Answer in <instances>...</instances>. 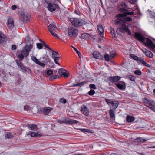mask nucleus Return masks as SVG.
Wrapping results in <instances>:
<instances>
[{
  "label": "nucleus",
  "instance_id": "obj_1",
  "mask_svg": "<svg viewBox=\"0 0 155 155\" xmlns=\"http://www.w3.org/2000/svg\"><path fill=\"white\" fill-rule=\"evenodd\" d=\"M122 14H119L116 16L117 19L115 21L114 24L116 25L119 24L121 25V28L129 35H131V32L129 30L128 27L126 25V22H129L132 20V19L130 17H125Z\"/></svg>",
  "mask_w": 155,
  "mask_h": 155
},
{
  "label": "nucleus",
  "instance_id": "obj_2",
  "mask_svg": "<svg viewBox=\"0 0 155 155\" xmlns=\"http://www.w3.org/2000/svg\"><path fill=\"white\" fill-rule=\"evenodd\" d=\"M134 36L139 40L140 41L149 47L150 49L155 51V45L150 39L144 37L141 34L138 33H135Z\"/></svg>",
  "mask_w": 155,
  "mask_h": 155
},
{
  "label": "nucleus",
  "instance_id": "obj_3",
  "mask_svg": "<svg viewBox=\"0 0 155 155\" xmlns=\"http://www.w3.org/2000/svg\"><path fill=\"white\" fill-rule=\"evenodd\" d=\"M33 44V41L31 39H29L26 43V45L21 51V53L25 57H27L32 48Z\"/></svg>",
  "mask_w": 155,
  "mask_h": 155
},
{
  "label": "nucleus",
  "instance_id": "obj_4",
  "mask_svg": "<svg viewBox=\"0 0 155 155\" xmlns=\"http://www.w3.org/2000/svg\"><path fill=\"white\" fill-rule=\"evenodd\" d=\"M127 6L125 3L124 2H122L120 3V8L118 9V10L120 12H123V15L124 16H126L127 15H134V12H130L126 9Z\"/></svg>",
  "mask_w": 155,
  "mask_h": 155
},
{
  "label": "nucleus",
  "instance_id": "obj_5",
  "mask_svg": "<svg viewBox=\"0 0 155 155\" xmlns=\"http://www.w3.org/2000/svg\"><path fill=\"white\" fill-rule=\"evenodd\" d=\"M71 22L73 26L77 27L82 26L86 24L85 21L77 18L72 19L71 20Z\"/></svg>",
  "mask_w": 155,
  "mask_h": 155
},
{
  "label": "nucleus",
  "instance_id": "obj_6",
  "mask_svg": "<svg viewBox=\"0 0 155 155\" xmlns=\"http://www.w3.org/2000/svg\"><path fill=\"white\" fill-rule=\"evenodd\" d=\"M45 2L47 5L48 9L50 12L54 11L58 8V5L52 3L51 0H45Z\"/></svg>",
  "mask_w": 155,
  "mask_h": 155
},
{
  "label": "nucleus",
  "instance_id": "obj_7",
  "mask_svg": "<svg viewBox=\"0 0 155 155\" xmlns=\"http://www.w3.org/2000/svg\"><path fill=\"white\" fill-rule=\"evenodd\" d=\"M144 101L145 106L155 112V103L154 102L147 98L144 99Z\"/></svg>",
  "mask_w": 155,
  "mask_h": 155
},
{
  "label": "nucleus",
  "instance_id": "obj_8",
  "mask_svg": "<svg viewBox=\"0 0 155 155\" xmlns=\"http://www.w3.org/2000/svg\"><path fill=\"white\" fill-rule=\"evenodd\" d=\"M68 34L71 37H76L78 34V29L73 27H70L68 28Z\"/></svg>",
  "mask_w": 155,
  "mask_h": 155
},
{
  "label": "nucleus",
  "instance_id": "obj_9",
  "mask_svg": "<svg viewBox=\"0 0 155 155\" xmlns=\"http://www.w3.org/2000/svg\"><path fill=\"white\" fill-rule=\"evenodd\" d=\"M20 17L23 21H25L26 23L28 22L30 18V15L27 13H25L24 12H21L20 14Z\"/></svg>",
  "mask_w": 155,
  "mask_h": 155
},
{
  "label": "nucleus",
  "instance_id": "obj_10",
  "mask_svg": "<svg viewBox=\"0 0 155 155\" xmlns=\"http://www.w3.org/2000/svg\"><path fill=\"white\" fill-rule=\"evenodd\" d=\"M117 87L120 90H124L126 88V84L123 81H119L117 83L115 84Z\"/></svg>",
  "mask_w": 155,
  "mask_h": 155
},
{
  "label": "nucleus",
  "instance_id": "obj_11",
  "mask_svg": "<svg viewBox=\"0 0 155 155\" xmlns=\"http://www.w3.org/2000/svg\"><path fill=\"white\" fill-rule=\"evenodd\" d=\"M63 123L68 124H76L79 123V121L75 120L69 119H62Z\"/></svg>",
  "mask_w": 155,
  "mask_h": 155
},
{
  "label": "nucleus",
  "instance_id": "obj_12",
  "mask_svg": "<svg viewBox=\"0 0 155 155\" xmlns=\"http://www.w3.org/2000/svg\"><path fill=\"white\" fill-rule=\"evenodd\" d=\"M7 41V38L5 35L2 32L0 31V44H5Z\"/></svg>",
  "mask_w": 155,
  "mask_h": 155
},
{
  "label": "nucleus",
  "instance_id": "obj_13",
  "mask_svg": "<svg viewBox=\"0 0 155 155\" xmlns=\"http://www.w3.org/2000/svg\"><path fill=\"white\" fill-rule=\"evenodd\" d=\"M16 62L18 68L21 70L23 72H26L27 70L26 68L22 64V63L18 60L16 61Z\"/></svg>",
  "mask_w": 155,
  "mask_h": 155
},
{
  "label": "nucleus",
  "instance_id": "obj_14",
  "mask_svg": "<svg viewBox=\"0 0 155 155\" xmlns=\"http://www.w3.org/2000/svg\"><path fill=\"white\" fill-rule=\"evenodd\" d=\"M81 111L83 114L86 116H88L89 111L87 107L86 106L84 105L81 107Z\"/></svg>",
  "mask_w": 155,
  "mask_h": 155
},
{
  "label": "nucleus",
  "instance_id": "obj_15",
  "mask_svg": "<svg viewBox=\"0 0 155 155\" xmlns=\"http://www.w3.org/2000/svg\"><path fill=\"white\" fill-rule=\"evenodd\" d=\"M121 77L118 76L109 77L108 78V80L111 82H116L119 80Z\"/></svg>",
  "mask_w": 155,
  "mask_h": 155
},
{
  "label": "nucleus",
  "instance_id": "obj_16",
  "mask_svg": "<svg viewBox=\"0 0 155 155\" xmlns=\"http://www.w3.org/2000/svg\"><path fill=\"white\" fill-rule=\"evenodd\" d=\"M48 29L49 32H57V28L56 25L53 24H50L48 26Z\"/></svg>",
  "mask_w": 155,
  "mask_h": 155
},
{
  "label": "nucleus",
  "instance_id": "obj_17",
  "mask_svg": "<svg viewBox=\"0 0 155 155\" xmlns=\"http://www.w3.org/2000/svg\"><path fill=\"white\" fill-rule=\"evenodd\" d=\"M118 104L119 102L118 101H113L110 106V109L115 110L117 108Z\"/></svg>",
  "mask_w": 155,
  "mask_h": 155
},
{
  "label": "nucleus",
  "instance_id": "obj_18",
  "mask_svg": "<svg viewBox=\"0 0 155 155\" xmlns=\"http://www.w3.org/2000/svg\"><path fill=\"white\" fill-rule=\"evenodd\" d=\"M8 27L10 29H12L14 27V21L12 18H9L8 20Z\"/></svg>",
  "mask_w": 155,
  "mask_h": 155
},
{
  "label": "nucleus",
  "instance_id": "obj_19",
  "mask_svg": "<svg viewBox=\"0 0 155 155\" xmlns=\"http://www.w3.org/2000/svg\"><path fill=\"white\" fill-rule=\"evenodd\" d=\"M28 135H30L31 137H41L42 135V134L40 132H35L30 131L28 133Z\"/></svg>",
  "mask_w": 155,
  "mask_h": 155
},
{
  "label": "nucleus",
  "instance_id": "obj_20",
  "mask_svg": "<svg viewBox=\"0 0 155 155\" xmlns=\"http://www.w3.org/2000/svg\"><path fill=\"white\" fill-rule=\"evenodd\" d=\"M142 51L144 54L147 57L150 58H152L153 57V53L146 49H143L142 50Z\"/></svg>",
  "mask_w": 155,
  "mask_h": 155
},
{
  "label": "nucleus",
  "instance_id": "obj_21",
  "mask_svg": "<svg viewBox=\"0 0 155 155\" xmlns=\"http://www.w3.org/2000/svg\"><path fill=\"white\" fill-rule=\"evenodd\" d=\"M97 29L101 37H103L104 34V29L103 26L101 25L97 26Z\"/></svg>",
  "mask_w": 155,
  "mask_h": 155
},
{
  "label": "nucleus",
  "instance_id": "obj_22",
  "mask_svg": "<svg viewBox=\"0 0 155 155\" xmlns=\"http://www.w3.org/2000/svg\"><path fill=\"white\" fill-rule=\"evenodd\" d=\"M30 130H35L37 128V126L35 124H27L26 125Z\"/></svg>",
  "mask_w": 155,
  "mask_h": 155
},
{
  "label": "nucleus",
  "instance_id": "obj_23",
  "mask_svg": "<svg viewBox=\"0 0 155 155\" xmlns=\"http://www.w3.org/2000/svg\"><path fill=\"white\" fill-rule=\"evenodd\" d=\"M93 55L95 58L97 59H101V54L98 52L95 51L93 53Z\"/></svg>",
  "mask_w": 155,
  "mask_h": 155
},
{
  "label": "nucleus",
  "instance_id": "obj_24",
  "mask_svg": "<svg viewBox=\"0 0 155 155\" xmlns=\"http://www.w3.org/2000/svg\"><path fill=\"white\" fill-rule=\"evenodd\" d=\"M51 110V109L49 107H46L43 109V113L45 115H47L48 114Z\"/></svg>",
  "mask_w": 155,
  "mask_h": 155
},
{
  "label": "nucleus",
  "instance_id": "obj_25",
  "mask_svg": "<svg viewBox=\"0 0 155 155\" xmlns=\"http://www.w3.org/2000/svg\"><path fill=\"white\" fill-rule=\"evenodd\" d=\"M135 118L133 116H127L126 117V120L128 122H130L133 121Z\"/></svg>",
  "mask_w": 155,
  "mask_h": 155
},
{
  "label": "nucleus",
  "instance_id": "obj_26",
  "mask_svg": "<svg viewBox=\"0 0 155 155\" xmlns=\"http://www.w3.org/2000/svg\"><path fill=\"white\" fill-rule=\"evenodd\" d=\"M82 38L84 39H86L91 37L90 35L87 33H84L82 34L81 35Z\"/></svg>",
  "mask_w": 155,
  "mask_h": 155
},
{
  "label": "nucleus",
  "instance_id": "obj_27",
  "mask_svg": "<svg viewBox=\"0 0 155 155\" xmlns=\"http://www.w3.org/2000/svg\"><path fill=\"white\" fill-rule=\"evenodd\" d=\"M148 140H145L142 138L141 137H138L135 139V141L138 140V142L143 143H144Z\"/></svg>",
  "mask_w": 155,
  "mask_h": 155
},
{
  "label": "nucleus",
  "instance_id": "obj_28",
  "mask_svg": "<svg viewBox=\"0 0 155 155\" xmlns=\"http://www.w3.org/2000/svg\"><path fill=\"white\" fill-rule=\"evenodd\" d=\"M109 114L111 118H113L115 117V112L113 110L110 109L109 110Z\"/></svg>",
  "mask_w": 155,
  "mask_h": 155
},
{
  "label": "nucleus",
  "instance_id": "obj_29",
  "mask_svg": "<svg viewBox=\"0 0 155 155\" xmlns=\"http://www.w3.org/2000/svg\"><path fill=\"white\" fill-rule=\"evenodd\" d=\"M86 81L82 82L79 83H78L77 84H74L73 85V86L76 87L78 86H82L84 85L85 84H86Z\"/></svg>",
  "mask_w": 155,
  "mask_h": 155
},
{
  "label": "nucleus",
  "instance_id": "obj_30",
  "mask_svg": "<svg viewBox=\"0 0 155 155\" xmlns=\"http://www.w3.org/2000/svg\"><path fill=\"white\" fill-rule=\"evenodd\" d=\"M65 71H66L65 69L63 68H60L58 71V73L60 75L62 76Z\"/></svg>",
  "mask_w": 155,
  "mask_h": 155
},
{
  "label": "nucleus",
  "instance_id": "obj_31",
  "mask_svg": "<svg viewBox=\"0 0 155 155\" xmlns=\"http://www.w3.org/2000/svg\"><path fill=\"white\" fill-rule=\"evenodd\" d=\"M130 56L133 59H134L135 60H137L138 61L139 59L140 58L137 57L135 55L133 54H130Z\"/></svg>",
  "mask_w": 155,
  "mask_h": 155
},
{
  "label": "nucleus",
  "instance_id": "obj_32",
  "mask_svg": "<svg viewBox=\"0 0 155 155\" xmlns=\"http://www.w3.org/2000/svg\"><path fill=\"white\" fill-rule=\"evenodd\" d=\"M13 137V135L10 133H8L5 134V137L8 139L11 138Z\"/></svg>",
  "mask_w": 155,
  "mask_h": 155
},
{
  "label": "nucleus",
  "instance_id": "obj_33",
  "mask_svg": "<svg viewBox=\"0 0 155 155\" xmlns=\"http://www.w3.org/2000/svg\"><path fill=\"white\" fill-rule=\"evenodd\" d=\"M72 47L74 49L75 51L78 54V56L79 58H81V54L80 51H79L78 49L73 46H72Z\"/></svg>",
  "mask_w": 155,
  "mask_h": 155
},
{
  "label": "nucleus",
  "instance_id": "obj_34",
  "mask_svg": "<svg viewBox=\"0 0 155 155\" xmlns=\"http://www.w3.org/2000/svg\"><path fill=\"white\" fill-rule=\"evenodd\" d=\"M118 25H120V28L119 29H117L116 31V32L118 34H119V32H121V31H122V32L123 31H125L121 28V25L120 24H119Z\"/></svg>",
  "mask_w": 155,
  "mask_h": 155
},
{
  "label": "nucleus",
  "instance_id": "obj_35",
  "mask_svg": "<svg viewBox=\"0 0 155 155\" xmlns=\"http://www.w3.org/2000/svg\"><path fill=\"white\" fill-rule=\"evenodd\" d=\"M60 57H58L54 58V61L55 63L57 64L58 65H60V64L58 63V61L59 60Z\"/></svg>",
  "mask_w": 155,
  "mask_h": 155
},
{
  "label": "nucleus",
  "instance_id": "obj_36",
  "mask_svg": "<svg viewBox=\"0 0 155 155\" xmlns=\"http://www.w3.org/2000/svg\"><path fill=\"white\" fill-rule=\"evenodd\" d=\"M31 59L32 60L37 64L38 63L39 61L34 56L31 57Z\"/></svg>",
  "mask_w": 155,
  "mask_h": 155
},
{
  "label": "nucleus",
  "instance_id": "obj_37",
  "mask_svg": "<svg viewBox=\"0 0 155 155\" xmlns=\"http://www.w3.org/2000/svg\"><path fill=\"white\" fill-rule=\"evenodd\" d=\"M37 47L39 49H40L42 48V44L40 43H37L36 44Z\"/></svg>",
  "mask_w": 155,
  "mask_h": 155
},
{
  "label": "nucleus",
  "instance_id": "obj_38",
  "mask_svg": "<svg viewBox=\"0 0 155 155\" xmlns=\"http://www.w3.org/2000/svg\"><path fill=\"white\" fill-rule=\"evenodd\" d=\"M53 74V71L51 70H49L47 71V74L48 75L51 76Z\"/></svg>",
  "mask_w": 155,
  "mask_h": 155
},
{
  "label": "nucleus",
  "instance_id": "obj_39",
  "mask_svg": "<svg viewBox=\"0 0 155 155\" xmlns=\"http://www.w3.org/2000/svg\"><path fill=\"white\" fill-rule=\"evenodd\" d=\"M116 55V53L114 51H112L110 52V56L111 58H114Z\"/></svg>",
  "mask_w": 155,
  "mask_h": 155
},
{
  "label": "nucleus",
  "instance_id": "obj_40",
  "mask_svg": "<svg viewBox=\"0 0 155 155\" xmlns=\"http://www.w3.org/2000/svg\"><path fill=\"white\" fill-rule=\"evenodd\" d=\"M42 45L45 47L47 48L49 50H52V49H51V48H50L49 46L48 45H46V44L45 43V42H43V44Z\"/></svg>",
  "mask_w": 155,
  "mask_h": 155
},
{
  "label": "nucleus",
  "instance_id": "obj_41",
  "mask_svg": "<svg viewBox=\"0 0 155 155\" xmlns=\"http://www.w3.org/2000/svg\"><path fill=\"white\" fill-rule=\"evenodd\" d=\"M104 58L105 60L107 61H109L110 60V57L109 54H105L104 55Z\"/></svg>",
  "mask_w": 155,
  "mask_h": 155
},
{
  "label": "nucleus",
  "instance_id": "obj_42",
  "mask_svg": "<svg viewBox=\"0 0 155 155\" xmlns=\"http://www.w3.org/2000/svg\"><path fill=\"white\" fill-rule=\"evenodd\" d=\"M51 34L54 37L56 38H58V36L55 33V32L54 31H51L50 32Z\"/></svg>",
  "mask_w": 155,
  "mask_h": 155
},
{
  "label": "nucleus",
  "instance_id": "obj_43",
  "mask_svg": "<svg viewBox=\"0 0 155 155\" xmlns=\"http://www.w3.org/2000/svg\"><path fill=\"white\" fill-rule=\"evenodd\" d=\"M113 101H111L108 99H106V101L108 105L110 106V104L113 102Z\"/></svg>",
  "mask_w": 155,
  "mask_h": 155
},
{
  "label": "nucleus",
  "instance_id": "obj_44",
  "mask_svg": "<svg viewBox=\"0 0 155 155\" xmlns=\"http://www.w3.org/2000/svg\"><path fill=\"white\" fill-rule=\"evenodd\" d=\"M25 56L22 54L21 53V54L20 55H19L18 56V58L20 59V60L22 61V59H24V57Z\"/></svg>",
  "mask_w": 155,
  "mask_h": 155
},
{
  "label": "nucleus",
  "instance_id": "obj_45",
  "mask_svg": "<svg viewBox=\"0 0 155 155\" xmlns=\"http://www.w3.org/2000/svg\"><path fill=\"white\" fill-rule=\"evenodd\" d=\"M134 73L137 75H140L141 74V71L139 70H137L134 72Z\"/></svg>",
  "mask_w": 155,
  "mask_h": 155
},
{
  "label": "nucleus",
  "instance_id": "obj_46",
  "mask_svg": "<svg viewBox=\"0 0 155 155\" xmlns=\"http://www.w3.org/2000/svg\"><path fill=\"white\" fill-rule=\"evenodd\" d=\"M95 93V91L93 90H91L88 92V94L90 95H93Z\"/></svg>",
  "mask_w": 155,
  "mask_h": 155
},
{
  "label": "nucleus",
  "instance_id": "obj_47",
  "mask_svg": "<svg viewBox=\"0 0 155 155\" xmlns=\"http://www.w3.org/2000/svg\"><path fill=\"white\" fill-rule=\"evenodd\" d=\"M24 109L25 110L28 111L30 109V107L28 105H25L24 106Z\"/></svg>",
  "mask_w": 155,
  "mask_h": 155
},
{
  "label": "nucleus",
  "instance_id": "obj_48",
  "mask_svg": "<svg viewBox=\"0 0 155 155\" xmlns=\"http://www.w3.org/2000/svg\"><path fill=\"white\" fill-rule=\"evenodd\" d=\"M37 64L39 65L43 68H44L45 66V64L39 61Z\"/></svg>",
  "mask_w": 155,
  "mask_h": 155
},
{
  "label": "nucleus",
  "instance_id": "obj_49",
  "mask_svg": "<svg viewBox=\"0 0 155 155\" xmlns=\"http://www.w3.org/2000/svg\"><path fill=\"white\" fill-rule=\"evenodd\" d=\"M60 102H61L63 103H65L66 102V100L64 99V98H61L59 100Z\"/></svg>",
  "mask_w": 155,
  "mask_h": 155
},
{
  "label": "nucleus",
  "instance_id": "obj_50",
  "mask_svg": "<svg viewBox=\"0 0 155 155\" xmlns=\"http://www.w3.org/2000/svg\"><path fill=\"white\" fill-rule=\"evenodd\" d=\"M138 61L141 62L143 64L145 62V61L143 59L141 58H140L139 59Z\"/></svg>",
  "mask_w": 155,
  "mask_h": 155
},
{
  "label": "nucleus",
  "instance_id": "obj_51",
  "mask_svg": "<svg viewBox=\"0 0 155 155\" xmlns=\"http://www.w3.org/2000/svg\"><path fill=\"white\" fill-rule=\"evenodd\" d=\"M129 79L132 81H134L135 80L134 78L132 75H130L128 77Z\"/></svg>",
  "mask_w": 155,
  "mask_h": 155
},
{
  "label": "nucleus",
  "instance_id": "obj_52",
  "mask_svg": "<svg viewBox=\"0 0 155 155\" xmlns=\"http://www.w3.org/2000/svg\"><path fill=\"white\" fill-rule=\"evenodd\" d=\"M90 87L91 88L94 89H97L95 85L93 84H91L90 85Z\"/></svg>",
  "mask_w": 155,
  "mask_h": 155
},
{
  "label": "nucleus",
  "instance_id": "obj_53",
  "mask_svg": "<svg viewBox=\"0 0 155 155\" xmlns=\"http://www.w3.org/2000/svg\"><path fill=\"white\" fill-rule=\"evenodd\" d=\"M80 130L83 131H84L86 132H89V130L88 129H80Z\"/></svg>",
  "mask_w": 155,
  "mask_h": 155
},
{
  "label": "nucleus",
  "instance_id": "obj_54",
  "mask_svg": "<svg viewBox=\"0 0 155 155\" xmlns=\"http://www.w3.org/2000/svg\"><path fill=\"white\" fill-rule=\"evenodd\" d=\"M57 57V55L55 54V53L53 52L52 54V58L54 59V58Z\"/></svg>",
  "mask_w": 155,
  "mask_h": 155
},
{
  "label": "nucleus",
  "instance_id": "obj_55",
  "mask_svg": "<svg viewBox=\"0 0 155 155\" xmlns=\"http://www.w3.org/2000/svg\"><path fill=\"white\" fill-rule=\"evenodd\" d=\"M56 121L57 123H59L61 124L63 123V122L62 119L61 120L58 119L56 120Z\"/></svg>",
  "mask_w": 155,
  "mask_h": 155
},
{
  "label": "nucleus",
  "instance_id": "obj_56",
  "mask_svg": "<svg viewBox=\"0 0 155 155\" xmlns=\"http://www.w3.org/2000/svg\"><path fill=\"white\" fill-rule=\"evenodd\" d=\"M137 2V0H130V2L131 4H134Z\"/></svg>",
  "mask_w": 155,
  "mask_h": 155
},
{
  "label": "nucleus",
  "instance_id": "obj_57",
  "mask_svg": "<svg viewBox=\"0 0 155 155\" xmlns=\"http://www.w3.org/2000/svg\"><path fill=\"white\" fill-rule=\"evenodd\" d=\"M17 8V6L16 5H13L11 7V9L12 10H15Z\"/></svg>",
  "mask_w": 155,
  "mask_h": 155
},
{
  "label": "nucleus",
  "instance_id": "obj_58",
  "mask_svg": "<svg viewBox=\"0 0 155 155\" xmlns=\"http://www.w3.org/2000/svg\"><path fill=\"white\" fill-rule=\"evenodd\" d=\"M64 77L67 78L68 77V74L67 73H66V71H65L63 75Z\"/></svg>",
  "mask_w": 155,
  "mask_h": 155
},
{
  "label": "nucleus",
  "instance_id": "obj_59",
  "mask_svg": "<svg viewBox=\"0 0 155 155\" xmlns=\"http://www.w3.org/2000/svg\"><path fill=\"white\" fill-rule=\"evenodd\" d=\"M16 49V46L14 45H12V50H15Z\"/></svg>",
  "mask_w": 155,
  "mask_h": 155
},
{
  "label": "nucleus",
  "instance_id": "obj_60",
  "mask_svg": "<svg viewBox=\"0 0 155 155\" xmlns=\"http://www.w3.org/2000/svg\"><path fill=\"white\" fill-rule=\"evenodd\" d=\"M144 65H145V66H146L147 67H150V65H149V64H147L145 61V62L143 64Z\"/></svg>",
  "mask_w": 155,
  "mask_h": 155
},
{
  "label": "nucleus",
  "instance_id": "obj_61",
  "mask_svg": "<svg viewBox=\"0 0 155 155\" xmlns=\"http://www.w3.org/2000/svg\"><path fill=\"white\" fill-rule=\"evenodd\" d=\"M55 79L54 75L50 77L49 79L50 80H51L53 79Z\"/></svg>",
  "mask_w": 155,
  "mask_h": 155
},
{
  "label": "nucleus",
  "instance_id": "obj_62",
  "mask_svg": "<svg viewBox=\"0 0 155 155\" xmlns=\"http://www.w3.org/2000/svg\"><path fill=\"white\" fill-rule=\"evenodd\" d=\"M119 0H111V2L112 3H115L118 1Z\"/></svg>",
  "mask_w": 155,
  "mask_h": 155
},
{
  "label": "nucleus",
  "instance_id": "obj_63",
  "mask_svg": "<svg viewBox=\"0 0 155 155\" xmlns=\"http://www.w3.org/2000/svg\"><path fill=\"white\" fill-rule=\"evenodd\" d=\"M135 9V10H137L138 11H139L138 9V7L137 6L136 7V8H132V10L134 11Z\"/></svg>",
  "mask_w": 155,
  "mask_h": 155
},
{
  "label": "nucleus",
  "instance_id": "obj_64",
  "mask_svg": "<svg viewBox=\"0 0 155 155\" xmlns=\"http://www.w3.org/2000/svg\"><path fill=\"white\" fill-rule=\"evenodd\" d=\"M75 155H85L84 153H80L79 154H75Z\"/></svg>",
  "mask_w": 155,
  "mask_h": 155
}]
</instances>
